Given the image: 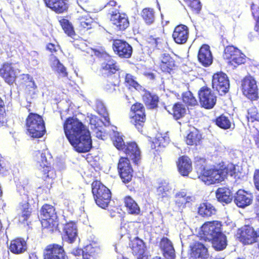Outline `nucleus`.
I'll use <instances>...</instances> for the list:
<instances>
[{
  "mask_svg": "<svg viewBox=\"0 0 259 259\" xmlns=\"http://www.w3.org/2000/svg\"><path fill=\"white\" fill-rule=\"evenodd\" d=\"M29 114L25 120L27 134L33 138H40L46 133L45 123L42 117L28 108Z\"/></svg>",
  "mask_w": 259,
  "mask_h": 259,
  "instance_id": "obj_4",
  "label": "nucleus"
},
{
  "mask_svg": "<svg viewBox=\"0 0 259 259\" xmlns=\"http://www.w3.org/2000/svg\"><path fill=\"white\" fill-rule=\"evenodd\" d=\"M7 119L4 101L0 97V127L7 124Z\"/></svg>",
  "mask_w": 259,
  "mask_h": 259,
  "instance_id": "obj_55",
  "label": "nucleus"
},
{
  "mask_svg": "<svg viewBox=\"0 0 259 259\" xmlns=\"http://www.w3.org/2000/svg\"><path fill=\"white\" fill-rule=\"evenodd\" d=\"M95 248L91 244L85 246L82 250L83 259H94L96 254Z\"/></svg>",
  "mask_w": 259,
  "mask_h": 259,
  "instance_id": "obj_52",
  "label": "nucleus"
},
{
  "mask_svg": "<svg viewBox=\"0 0 259 259\" xmlns=\"http://www.w3.org/2000/svg\"><path fill=\"white\" fill-rule=\"evenodd\" d=\"M92 192L96 204L102 209L108 207L112 198L110 190L100 181L95 180L91 184Z\"/></svg>",
  "mask_w": 259,
  "mask_h": 259,
  "instance_id": "obj_6",
  "label": "nucleus"
},
{
  "mask_svg": "<svg viewBox=\"0 0 259 259\" xmlns=\"http://www.w3.org/2000/svg\"><path fill=\"white\" fill-rule=\"evenodd\" d=\"M250 9L252 11V16L255 20V24L254 26V30L259 35V8H255V4L252 3L250 5Z\"/></svg>",
  "mask_w": 259,
  "mask_h": 259,
  "instance_id": "obj_53",
  "label": "nucleus"
},
{
  "mask_svg": "<svg viewBox=\"0 0 259 259\" xmlns=\"http://www.w3.org/2000/svg\"><path fill=\"white\" fill-rule=\"evenodd\" d=\"M212 86L219 95L222 96L226 94L228 92L230 87L227 75L222 71L214 73L212 78Z\"/></svg>",
  "mask_w": 259,
  "mask_h": 259,
  "instance_id": "obj_14",
  "label": "nucleus"
},
{
  "mask_svg": "<svg viewBox=\"0 0 259 259\" xmlns=\"http://www.w3.org/2000/svg\"><path fill=\"white\" fill-rule=\"evenodd\" d=\"M220 174L224 181L228 176L235 178L237 176L236 165L232 163L226 164L222 161L217 164Z\"/></svg>",
  "mask_w": 259,
  "mask_h": 259,
  "instance_id": "obj_29",
  "label": "nucleus"
},
{
  "mask_svg": "<svg viewBox=\"0 0 259 259\" xmlns=\"http://www.w3.org/2000/svg\"><path fill=\"white\" fill-rule=\"evenodd\" d=\"M44 259H67L63 245L53 243L47 245L43 252Z\"/></svg>",
  "mask_w": 259,
  "mask_h": 259,
  "instance_id": "obj_20",
  "label": "nucleus"
},
{
  "mask_svg": "<svg viewBox=\"0 0 259 259\" xmlns=\"http://www.w3.org/2000/svg\"><path fill=\"white\" fill-rule=\"evenodd\" d=\"M67 17V16L62 17L58 21L64 32L68 36L73 37L76 35L75 32L72 24Z\"/></svg>",
  "mask_w": 259,
  "mask_h": 259,
  "instance_id": "obj_43",
  "label": "nucleus"
},
{
  "mask_svg": "<svg viewBox=\"0 0 259 259\" xmlns=\"http://www.w3.org/2000/svg\"><path fill=\"white\" fill-rule=\"evenodd\" d=\"M196 169L198 178L207 185L219 184L223 182L217 166L206 168L204 165L197 163Z\"/></svg>",
  "mask_w": 259,
  "mask_h": 259,
  "instance_id": "obj_9",
  "label": "nucleus"
},
{
  "mask_svg": "<svg viewBox=\"0 0 259 259\" xmlns=\"http://www.w3.org/2000/svg\"><path fill=\"white\" fill-rule=\"evenodd\" d=\"M253 140L255 146L257 149H259V132L257 133L253 136Z\"/></svg>",
  "mask_w": 259,
  "mask_h": 259,
  "instance_id": "obj_64",
  "label": "nucleus"
},
{
  "mask_svg": "<svg viewBox=\"0 0 259 259\" xmlns=\"http://www.w3.org/2000/svg\"><path fill=\"white\" fill-rule=\"evenodd\" d=\"M253 211L255 215L256 218L259 221V194L255 198Z\"/></svg>",
  "mask_w": 259,
  "mask_h": 259,
  "instance_id": "obj_58",
  "label": "nucleus"
},
{
  "mask_svg": "<svg viewBox=\"0 0 259 259\" xmlns=\"http://www.w3.org/2000/svg\"><path fill=\"white\" fill-rule=\"evenodd\" d=\"M124 83L128 89H141L142 86L137 81L136 77L131 73H126L124 76Z\"/></svg>",
  "mask_w": 259,
  "mask_h": 259,
  "instance_id": "obj_47",
  "label": "nucleus"
},
{
  "mask_svg": "<svg viewBox=\"0 0 259 259\" xmlns=\"http://www.w3.org/2000/svg\"><path fill=\"white\" fill-rule=\"evenodd\" d=\"M190 259H206L208 251L204 245L198 241L194 242L190 246Z\"/></svg>",
  "mask_w": 259,
  "mask_h": 259,
  "instance_id": "obj_27",
  "label": "nucleus"
},
{
  "mask_svg": "<svg viewBox=\"0 0 259 259\" xmlns=\"http://www.w3.org/2000/svg\"><path fill=\"white\" fill-rule=\"evenodd\" d=\"M142 99L145 105L148 109H156L158 107L159 97L150 91L145 90L142 96Z\"/></svg>",
  "mask_w": 259,
  "mask_h": 259,
  "instance_id": "obj_33",
  "label": "nucleus"
},
{
  "mask_svg": "<svg viewBox=\"0 0 259 259\" xmlns=\"http://www.w3.org/2000/svg\"><path fill=\"white\" fill-rule=\"evenodd\" d=\"M130 247L132 249V252L134 255L143 251L145 248V243L143 240L138 237H135L131 240L129 244Z\"/></svg>",
  "mask_w": 259,
  "mask_h": 259,
  "instance_id": "obj_44",
  "label": "nucleus"
},
{
  "mask_svg": "<svg viewBox=\"0 0 259 259\" xmlns=\"http://www.w3.org/2000/svg\"><path fill=\"white\" fill-rule=\"evenodd\" d=\"M214 122L218 126L224 130L229 129L231 126V123L228 117L223 114L217 117Z\"/></svg>",
  "mask_w": 259,
  "mask_h": 259,
  "instance_id": "obj_49",
  "label": "nucleus"
},
{
  "mask_svg": "<svg viewBox=\"0 0 259 259\" xmlns=\"http://www.w3.org/2000/svg\"><path fill=\"white\" fill-rule=\"evenodd\" d=\"M9 249L14 254H19L22 253L27 249L26 242L22 238H16L11 241Z\"/></svg>",
  "mask_w": 259,
  "mask_h": 259,
  "instance_id": "obj_36",
  "label": "nucleus"
},
{
  "mask_svg": "<svg viewBox=\"0 0 259 259\" xmlns=\"http://www.w3.org/2000/svg\"><path fill=\"white\" fill-rule=\"evenodd\" d=\"M218 201L223 204L231 203L234 198L232 191L226 187L219 188L215 192Z\"/></svg>",
  "mask_w": 259,
  "mask_h": 259,
  "instance_id": "obj_37",
  "label": "nucleus"
},
{
  "mask_svg": "<svg viewBox=\"0 0 259 259\" xmlns=\"http://www.w3.org/2000/svg\"><path fill=\"white\" fill-rule=\"evenodd\" d=\"M112 141L114 146L119 150H122L126 145L122 136L118 132H114Z\"/></svg>",
  "mask_w": 259,
  "mask_h": 259,
  "instance_id": "obj_51",
  "label": "nucleus"
},
{
  "mask_svg": "<svg viewBox=\"0 0 259 259\" xmlns=\"http://www.w3.org/2000/svg\"><path fill=\"white\" fill-rule=\"evenodd\" d=\"M17 210L19 211L17 215L18 223L24 226L31 224V218L33 212V208L28 200L20 202Z\"/></svg>",
  "mask_w": 259,
  "mask_h": 259,
  "instance_id": "obj_16",
  "label": "nucleus"
},
{
  "mask_svg": "<svg viewBox=\"0 0 259 259\" xmlns=\"http://www.w3.org/2000/svg\"><path fill=\"white\" fill-rule=\"evenodd\" d=\"M120 81V75L113 76L111 79L107 78V82L104 85L105 90L109 93H112L115 90V87L118 85Z\"/></svg>",
  "mask_w": 259,
  "mask_h": 259,
  "instance_id": "obj_50",
  "label": "nucleus"
},
{
  "mask_svg": "<svg viewBox=\"0 0 259 259\" xmlns=\"http://www.w3.org/2000/svg\"><path fill=\"white\" fill-rule=\"evenodd\" d=\"M82 249L79 248H75L72 250L71 254L74 255L75 256H80L81 253H82Z\"/></svg>",
  "mask_w": 259,
  "mask_h": 259,
  "instance_id": "obj_63",
  "label": "nucleus"
},
{
  "mask_svg": "<svg viewBox=\"0 0 259 259\" xmlns=\"http://www.w3.org/2000/svg\"><path fill=\"white\" fill-rule=\"evenodd\" d=\"M122 151L134 162H137L140 159L141 152L137 143L135 142L127 143Z\"/></svg>",
  "mask_w": 259,
  "mask_h": 259,
  "instance_id": "obj_35",
  "label": "nucleus"
},
{
  "mask_svg": "<svg viewBox=\"0 0 259 259\" xmlns=\"http://www.w3.org/2000/svg\"><path fill=\"white\" fill-rule=\"evenodd\" d=\"M112 48L114 54L121 59H129L132 56L133 47L123 39H113Z\"/></svg>",
  "mask_w": 259,
  "mask_h": 259,
  "instance_id": "obj_15",
  "label": "nucleus"
},
{
  "mask_svg": "<svg viewBox=\"0 0 259 259\" xmlns=\"http://www.w3.org/2000/svg\"><path fill=\"white\" fill-rule=\"evenodd\" d=\"M171 188L168 183L165 182H160L156 189V195L158 199L162 201L164 198L168 197Z\"/></svg>",
  "mask_w": 259,
  "mask_h": 259,
  "instance_id": "obj_45",
  "label": "nucleus"
},
{
  "mask_svg": "<svg viewBox=\"0 0 259 259\" xmlns=\"http://www.w3.org/2000/svg\"><path fill=\"white\" fill-rule=\"evenodd\" d=\"M247 118L248 121L253 122L254 121L257 120L258 117L257 113L252 114L251 112H248L247 113Z\"/></svg>",
  "mask_w": 259,
  "mask_h": 259,
  "instance_id": "obj_61",
  "label": "nucleus"
},
{
  "mask_svg": "<svg viewBox=\"0 0 259 259\" xmlns=\"http://www.w3.org/2000/svg\"><path fill=\"white\" fill-rule=\"evenodd\" d=\"M202 140V134L200 131L193 127L186 137L185 142L188 145L197 146L201 144Z\"/></svg>",
  "mask_w": 259,
  "mask_h": 259,
  "instance_id": "obj_38",
  "label": "nucleus"
},
{
  "mask_svg": "<svg viewBox=\"0 0 259 259\" xmlns=\"http://www.w3.org/2000/svg\"><path fill=\"white\" fill-rule=\"evenodd\" d=\"M141 17L144 23L148 25L153 24L156 20V12L154 9L145 8L141 12Z\"/></svg>",
  "mask_w": 259,
  "mask_h": 259,
  "instance_id": "obj_42",
  "label": "nucleus"
},
{
  "mask_svg": "<svg viewBox=\"0 0 259 259\" xmlns=\"http://www.w3.org/2000/svg\"><path fill=\"white\" fill-rule=\"evenodd\" d=\"M199 62L204 67L209 66L213 62V57L208 45L203 44L200 48L198 55Z\"/></svg>",
  "mask_w": 259,
  "mask_h": 259,
  "instance_id": "obj_25",
  "label": "nucleus"
},
{
  "mask_svg": "<svg viewBox=\"0 0 259 259\" xmlns=\"http://www.w3.org/2000/svg\"><path fill=\"white\" fill-rule=\"evenodd\" d=\"M35 160L44 181L42 187L50 189L56 177V170L52 165L53 158L46 151H38L35 155Z\"/></svg>",
  "mask_w": 259,
  "mask_h": 259,
  "instance_id": "obj_3",
  "label": "nucleus"
},
{
  "mask_svg": "<svg viewBox=\"0 0 259 259\" xmlns=\"http://www.w3.org/2000/svg\"><path fill=\"white\" fill-rule=\"evenodd\" d=\"M192 201V196L189 195L186 189L181 190L175 195V203L176 205L180 209L185 208L186 204Z\"/></svg>",
  "mask_w": 259,
  "mask_h": 259,
  "instance_id": "obj_32",
  "label": "nucleus"
},
{
  "mask_svg": "<svg viewBox=\"0 0 259 259\" xmlns=\"http://www.w3.org/2000/svg\"><path fill=\"white\" fill-rule=\"evenodd\" d=\"M187 109L185 105L180 102H177L171 105V108L167 110L175 120L183 118L187 114Z\"/></svg>",
  "mask_w": 259,
  "mask_h": 259,
  "instance_id": "obj_30",
  "label": "nucleus"
},
{
  "mask_svg": "<svg viewBox=\"0 0 259 259\" xmlns=\"http://www.w3.org/2000/svg\"><path fill=\"white\" fill-rule=\"evenodd\" d=\"M0 76L9 85L13 84L16 81V72L12 62H5L1 65Z\"/></svg>",
  "mask_w": 259,
  "mask_h": 259,
  "instance_id": "obj_21",
  "label": "nucleus"
},
{
  "mask_svg": "<svg viewBox=\"0 0 259 259\" xmlns=\"http://www.w3.org/2000/svg\"><path fill=\"white\" fill-rule=\"evenodd\" d=\"M79 26L84 29L88 30L92 28L93 20L89 16H82L79 18Z\"/></svg>",
  "mask_w": 259,
  "mask_h": 259,
  "instance_id": "obj_54",
  "label": "nucleus"
},
{
  "mask_svg": "<svg viewBox=\"0 0 259 259\" xmlns=\"http://www.w3.org/2000/svg\"><path fill=\"white\" fill-rule=\"evenodd\" d=\"M253 200L252 194L243 189L238 190L234 196V202L239 208H245L250 205Z\"/></svg>",
  "mask_w": 259,
  "mask_h": 259,
  "instance_id": "obj_23",
  "label": "nucleus"
},
{
  "mask_svg": "<svg viewBox=\"0 0 259 259\" xmlns=\"http://www.w3.org/2000/svg\"><path fill=\"white\" fill-rule=\"evenodd\" d=\"M177 56H171L167 53H164L161 55L159 62V68L161 71L165 73H170L174 70L177 69L179 66Z\"/></svg>",
  "mask_w": 259,
  "mask_h": 259,
  "instance_id": "obj_18",
  "label": "nucleus"
},
{
  "mask_svg": "<svg viewBox=\"0 0 259 259\" xmlns=\"http://www.w3.org/2000/svg\"><path fill=\"white\" fill-rule=\"evenodd\" d=\"M147 47L154 51L160 49L162 47V39L155 35H150L147 38Z\"/></svg>",
  "mask_w": 259,
  "mask_h": 259,
  "instance_id": "obj_48",
  "label": "nucleus"
},
{
  "mask_svg": "<svg viewBox=\"0 0 259 259\" xmlns=\"http://www.w3.org/2000/svg\"><path fill=\"white\" fill-rule=\"evenodd\" d=\"M241 88L243 95L250 101H256L259 98L256 82L252 77H245L242 80Z\"/></svg>",
  "mask_w": 259,
  "mask_h": 259,
  "instance_id": "obj_12",
  "label": "nucleus"
},
{
  "mask_svg": "<svg viewBox=\"0 0 259 259\" xmlns=\"http://www.w3.org/2000/svg\"><path fill=\"white\" fill-rule=\"evenodd\" d=\"M131 115L130 116V122L141 133L146 128L147 115L143 104L140 102L133 104L130 108Z\"/></svg>",
  "mask_w": 259,
  "mask_h": 259,
  "instance_id": "obj_7",
  "label": "nucleus"
},
{
  "mask_svg": "<svg viewBox=\"0 0 259 259\" xmlns=\"http://www.w3.org/2000/svg\"><path fill=\"white\" fill-rule=\"evenodd\" d=\"M178 171L184 177L188 176L193 169L192 161L186 155L180 156L176 162Z\"/></svg>",
  "mask_w": 259,
  "mask_h": 259,
  "instance_id": "obj_26",
  "label": "nucleus"
},
{
  "mask_svg": "<svg viewBox=\"0 0 259 259\" xmlns=\"http://www.w3.org/2000/svg\"><path fill=\"white\" fill-rule=\"evenodd\" d=\"M187 3L193 13L198 14L200 12L201 5L199 0H188Z\"/></svg>",
  "mask_w": 259,
  "mask_h": 259,
  "instance_id": "obj_56",
  "label": "nucleus"
},
{
  "mask_svg": "<svg viewBox=\"0 0 259 259\" xmlns=\"http://www.w3.org/2000/svg\"><path fill=\"white\" fill-rule=\"evenodd\" d=\"M63 130L67 140L78 153L89 152L92 147L90 132L77 117H69L64 121Z\"/></svg>",
  "mask_w": 259,
  "mask_h": 259,
  "instance_id": "obj_1",
  "label": "nucleus"
},
{
  "mask_svg": "<svg viewBox=\"0 0 259 259\" xmlns=\"http://www.w3.org/2000/svg\"><path fill=\"white\" fill-rule=\"evenodd\" d=\"M123 202L128 213L139 215L141 213L139 205L131 196H125L123 198Z\"/></svg>",
  "mask_w": 259,
  "mask_h": 259,
  "instance_id": "obj_40",
  "label": "nucleus"
},
{
  "mask_svg": "<svg viewBox=\"0 0 259 259\" xmlns=\"http://www.w3.org/2000/svg\"><path fill=\"white\" fill-rule=\"evenodd\" d=\"M199 101L201 107L211 109L215 105L217 97L208 87L203 86L198 91Z\"/></svg>",
  "mask_w": 259,
  "mask_h": 259,
  "instance_id": "obj_13",
  "label": "nucleus"
},
{
  "mask_svg": "<svg viewBox=\"0 0 259 259\" xmlns=\"http://www.w3.org/2000/svg\"><path fill=\"white\" fill-rule=\"evenodd\" d=\"M117 169L122 182L125 184L131 182L133 177L134 170L127 157H121L117 164Z\"/></svg>",
  "mask_w": 259,
  "mask_h": 259,
  "instance_id": "obj_17",
  "label": "nucleus"
},
{
  "mask_svg": "<svg viewBox=\"0 0 259 259\" xmlns=\"http://www.w3.org/2000/svg\"><path fill=\"white\" fill-rule=\"evenodd\" d=\"M45 6L57 14L67 13L69 8L68 0H43Z\"/></svg>",
  "mask_w": 259,
  "mask_h": 259,
  "instance_id": "obj_22",
  "label": "nucleus"
},
{
  "mask_svg": "<svg viewBox=\"0 0 259 259\" xmlns=\"http://www.w3.org/2000/svg\"><path fill=\"white\" fill-rule=\"evenodd\" d=\"M200 234L205 240L211 243L212 247L216 251H221L227 246L226 236L222 231L221 222L218 221H209L204 223L201 227Z\"/></svg>",
  "mask_w": 259,
  "mask_h": 259,
  "instance_id": "obj_2",
  "label": "nucleus"
},
{
  "mask_svg": "<svg viewBox=\"0 0 259 259\" xmlns=\"http://www.w3.org/2000/svg\"><path fill=\"white\" fill-rule=\"evenodd\" d=\"M40 217L42 229L50 233L59 231V219L53 205L48 203L42 205L40 209Z\"/></svg>",
  "mask_w": 259,
  "mask_h": 259,
  "instance_id": "obj_5",
  "label": "nucleus"
},
{
  "mask_svg": "<svg viewBox=\"0 0 259 259\" xmlns=\"http://www.w3.org/2000/svg\"><path fill=\"white\" fill-rule=\"evenodd\" d=\"M100 119L96 116H92L90 119V123L94 126V128H96L100 126Z\"/></svg>",
  "mask_w": 259,
  "mask_h": 259,
  "instance_id": "obj_60",
  "label": "nucleus"
},
{
  "mask_svg": "<svg viewBox=\"0 0 259 259\" xmlns=\"http://www.w3.org/2000/svg\"><path fill=\"white\" fill-rule=\"evenodd\" d=\"M181 98L185 107H194L198 105L196 98L190 91L183 92Z\"/></svg>",
  "mask_w": 259,
  "mask_h": 259,
  "instance_id": "obj_46",
  "label": "nucleus"
},
{
  "mask_svg": "<svg viewBox=\"0 0 259 259\" xmlns=\"http://www.w3.org/2000/svg\"><path fill=\"white\" fill-rule=\"evenodd\" d=\"M189 29L184 24L177 25L173 31L172 37L174 41L179 45L185 44L189 37Z\"/></svg>",
  "mask_w": 259,
  "mask_h": 259,
  "instance_id": "obj_24",
  "label": "nucleus"
},
{
  "mask_svg": "<svg viewBox=\"0 0 259 259\" xmlns=\"http://www.w3.org/2000/svg\"><path fill=\"white\" fill-rule=\"evenodd\" d=\"M159 247L162 251L163 256L166 259H175V251L171 242L167 238L163 237L161 239Z\"/></svg>",
  "mask_w": 259,
  "mask_h": 259,
  "instance_id": "obj_31",
  "label": "nucleus"
},
{
  "mask_svg": "<svg viewBox=\"0 0 259 259\" xmlns=\"http://www.w3.org/2000/svg\"><path fill=\"white\" fill-rule=\"evenodd\" d=\"M253 180L256 189L259 191V169L254 170Z\"/></svg>",
  "mask_w": 259,
  "mask_h": 259,
  "instance_id": "obj_59",
  "label": "nucleus"
},
{
  "mask_svg": "<svg viewBox=\"0 0 259 259\" xmlns=\"http://www.w3.org/2000/svg\"><path fill=\"white\" fill-rule=\"evenodd\" d=\"M46 50L51 54V58H52V57L55 56L54 54H56L58 52L59 49H60V46L59 45H55L50 42L46 45Z\"/></svg>",
  "mask_w": 259,
  "mask_h": 259,
  "instance_id": "obj_57",
  "label": "nucleus"
},
{
  "mask_svg": "<svg viewBox=\"0 0 259 259\" xmlns=\"http://www.w3.org/2000/svg\"><path fill=\"white\" fill-rule=\"evenodd\" d=\"M102 112H101V111H99V113L100 115L103 116L105 121H106L107 123L109 124L110 123V118L109 117L108 114L106 112V110L104 108L102 109Z\"/></svg>",
  "mask_w": 259,
  "mask_h": 259,
  "instance_id": "obj_62",
  "label": "nucleus"
},
{
  "mask_svg": "<svg viewBox=\"0 0 259 259\" xmlns=\"http://www.w3.org/2000/svg\"><path fill=\"white\" fill-rule=\"evenodd\" d=\"M109 15L110 21L117 31H124L129 26L128 18L125 13H120L118 9H112L109 11Z\"/></svg>",
  "mask_w": 259,
  "mask_h": 259,
  "instance_id": "obj_11",
  "label": "nucleus"
},
{
  "mask_svg": "<svg viewBox=\"0 0 259 259\" xmlns=\"http://www.w3.org/2000/svg\"><path fill=\"white\" fill-rule=\"evenodd\" d=\"M238 238L244 245L257 244L259 249V228L256 230L252 227L246 225L238 231Z\"/></svg>",
  "mask_w": 259,
  "mask_h": 259,
  "instance_id": "obj_10",
  "label": "nucleus"
},
{
  "mask_svg": "<svg viewBox=\"0 0 259 259\" xmlns=\"http://www.w3.org/2000/svg\"><path fill=\"white\" fill-rule=\"evenodd\" d=\"M50 61L52 69L58 74L59 76L62 77H67L68 76L66 68L56 56L50 58Z\"/></svg>",
  "mask_w": 259,
  "mask_h": 259,
  "instance_id": "obj_41",
  "label": "nucleus"
},
{
  "mask_svg": "<svg viewBox=\"0 0 259 259\" xmlns=\"http://www.w3.org/2000/svg\"><path fill=\"white\" fill-rule=\"evenodd\" d=\"M64 237L68 242H74L77 236V227L74 223L69 222L64 224L63 227Z\"/></svg>",
  "mask_w": 259,
  "mask_h": 259,
  "instance_id": "obj_34",
  "label": "nucleus"
},
{
  "mask_svg": "<svg viewBox=\"0 0 259 259\" xmlns=\"http://www.w3.org/2000/svg\"><path fill=\"white\" fill-rule=\"evenodd\" d=\"M168 144V142L162 136L156 138L152 142L151 147L154 150L153 154L154 155V159L156 161L161 162V155L164 152V148Z\"/></svg>",
  "mask_w": 259,
  "mask_h": 259,
  "instance_id": "obj_28",
  "label": "nucleus"
},
{
  "mask_svg": "<svg viewBox=\"0 0 259 259\" xmlns=\"http://www.w3.org/2000/svg\"><path fill=\"white\" fill-rule=\"evenodd\" d=\"M223 58L228 66L236 68L244 64L246 61V57L237 47L232 45L227 46L223 52Z\"/></svg>",
  "mask_w": 259,
  "mask_h": 259,
  "instance_id": "obj_8",
  "label": "nucleus"
},
{
  "mask_svg": "<svg viewBox=\"0 0 259 259\" xmlns=\"http://www.w3.org/2000/svg\"><path fill=\"white\" fill-rule=\"evenodd\" d=\"M101 70L108 79L120 75V67L118 63L111 57L105 59L101 64Z\"/></svg>",
  "mask_w": 259,
  "mask_h": 259,
  "instance_id": "obj_19",
  "label": "nucleus"
},
{
  "mask_svg": "<svg viewBox=\"0 0 259 259\" xmlns=\"http://www.w3.org/2000/svg\"><path fill=\"white\" fill-rule=\"evenodd\" d=\"M217 209L210 202L206 201L200 204L198 207V214L202 218H207L214 215Z\"/></svg>",
  "mask_w": 259,
  "mask_h": 259,
  "instance_id": "obj_39",
  "label": "nucleus"
}]
</instances>
